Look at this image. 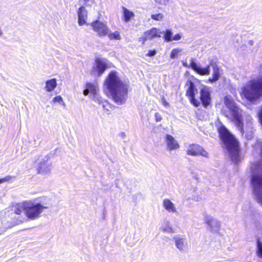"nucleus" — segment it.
I'll return each mask as SVG.
<instances>
[{
	"label": "nucleus",
	"mask_w": 262,
	"mask_h": 262,
	"mask_svg": "<svg viewBox=\"0 0 262 262\" xmlns=\"http://www.w3.org/2000/svg\"><path fill=\"white\" fill-rule=\"evenodd\" d=\"M258 116H259L260 122L262 124V106L260 107V110L259 111Z\"/></svg>",
	"instance_id": "c9c22d12"
},
{
	"label": "nucleus",
	"mask_w": 262,
	"mask_h": 262,
	"mask_svg": "<svg viewBox=\"0 0 262 262\" xmlns=\"http://www.w3.org/2000/svg\"><path fill=\"white\" fill-rule=\"evenodd\" d=\"M204 221L211 231H219L221 227V223L219 221L210 216H206Z\"/></svg>",
	"instance_id": "2eb2a0df"
},
{
	"label": "nucleus",
	"mask_w": 262,
	"mask_h": 262,
	"mask_svg": "<svg viewBox=\"0 0 262 262\" xmlns=\"http://www.w3.org/2000/svg\"><path fill=\"white\" fill-rule=\"evenodd\" d=\"M182 37V34L181 33L177 34L174 35L172 38V40L178 41Z\"/></svg>",
	"instance_id": "473e14b6"
},
{
	"label": "nucleus",
	"mask_w": 262,
	"mask_h": 262,
	"mask_svg": "<svg viewBox=\"0 0 262 262\" xmlns=\"http://www.w3.org/2000/svg\"><path fill=\"white\" fill-rule=\"evenodd\" d=\"M57 86V80L53 78L47 80L45 83V89L47 92H52Z\"/></svg>",
	"instance_id": "4be33fe9"
},
{
	"label": "nucleus",
	"mask_w": 262,
	"mask_h": 262,
	"mask_svg": "<svg viewBox=\"0 0 262 262\" xmlns=\"http://www.w3.org/2000/svg\"><path fill=\"white\" fill-rule=\"evenodd\" d=\"M194 59L191 58L190 63L188 65L186 62L182 61L183 66L185 68H191L196 73L201 75H208L210 72V66L207 65L205 68H201L194 61Z\"/></svg>",
	"instance_id": "9d476101"
},
{
	"label": "nucleus",
	"mask_w": 262,
	"mask_h": 262,
	"mask_svg": "<svg viewBox=\"0 0 262 262\" xmlns=\"http://www.w3.org/2000/svg\"><path fill=\"white\" fill-rule=\"evenodd\" d=\"M53 101L54 102H57L59 103H61L63 105H64V102H63V100L60 96H57L55 97L53 99Z\"/></svg>",
	"instance_id": "2f4dec72"
},
{
	"label": "nucleus",
	"mask_w": 262,
	"mask_h": 262,
	"mask_svg": "<svg viewBox=\"0 0 262 262\" xmlns=\"http://www.w3.org/2000/svg\"><path fill=\"white\" fill-rule=\"evenodd\" d=\"M107 35H108L109 39L111 40H120L121 38L119 32L117 31L110 33H108Z\"/></svg>",
	"instance_id": "bb28decb"
},
{
	"label": "nucleus",
	"mask_w": 262,
	"mask_h": 262,
	"mask_svg": "<svg viewBox=\"0 0 262 262\" xmlns=\"http://www.w3.org/2000/svg\"><path fill=\"white\" fill-rule=\"evenodd\" d=\"M182 50L180 48H176L172 50L170 53V57L171 59L178 58L181 53Z\"/></svg>",
	"instance_id": "cd10ccee"
},
{
	"label": "nucleus",
	"mask_w": 262,
	"mask_h": 262,
	"mask_svg": "<svg viewBox=\"0 0 262 262\" xmlns=\"http://www.w3.org/2000/svg\"><path fill=\"white\" fill-rule=\"evenodd\" d=\"M107 60L104 58H98L93 67L92 73L95 76H100L108 68Z\"/></svg>",
	"instance_id": "1a4fd4ad"
},
{
	"label": "nucleus",
	"mask_w": 262,
	"mask_h": 262,
	"mask_svg": "<svg viewBox=\"0 0 262 262\" xmlns=\"http://www.w3.org/2000/svg\"><path fill=\"white\" fill-rule=\"evenodd\" d=\"M90 93L89 90H88V89L85 88V89L83 91V94L85 96H87L89 93Z\"/></svg>",
	"instance_id": "4c0bfd02"
},
{
	"label": "nucleus",
	"mask_w": 262,
	"mask_h": 262,
	"mask_svg": "<svg viewBox=\"0 0 262 262\" xmlns=\"http://www.w3.org/2000/svg\"><path fill=\"white\" fill-rule=\"evenodd\" d=\"M162 206L168 213H177L178 212L175 204L169 199H165L163 200Z\"/></svg>",
	"instance_id": "6ab92c4d"
},
{
	"label": "nucleus",
	"mask_w": 262,
	"mask_h": 262,
	"mask_svg": "<svg viewBox=\"0 0 262 262\" xmlns=\"http://www.w3.org/2000/svg\"><path fill=\"white\" fill-rule=\"evenodd\" d=\"M121 134H122V136H125L124 133H121Z\"/></svg>",
	"instance_id": "ea45409f"
},
{
	"label": "nucleus",
	"mask_w": 262,
	"mask_h": 262,
	"mask_svg": "<svg viewBox=\"0 0 262 262\" xmlns=\"http://www.w3.org/2000/svg\"><path fill=\"white\" fill-rule=\"evenodd\" d=\"M211 66L213 69L212 77L211 78V77L209 78L208 79V80L210 82H215L217 80H218V79H219V78L220 77L221 74L220 72V69L217 67L216 65L213 64V65H211Z\"/></svg>",
	"instance_id": "5701e85b"
},
{
	"label": "nucleus",
	"mask_w": 262,
	"mask_h": 262,
	"mask_svg": "<svg viewBox=\"0 0 262 262\" xmlns=\"http://www.w3.org/2000/svg\"><path fill=\"white\" fill-rule=\"evenodd\" d=\"M160 230L164 232L171 233L174 232L172 224L168 220L164 221L160 227Z\"/></svg>",
	"instance_id": "b1692460"
},
{
	"label": "nucleus",
	"mask_w": 262,
	"mask_h": 262,
	"mask_svg": "<svg viewBox=\"0 0 262 262\" xmlns=\"http://www.w3.org/2000/svg\"><path fill=\"white\" fill-rule=\"evenodd\" d=\"M156 54V51L155 50H149L147 54H146V56L148 57H151L155 56Z\"/></svg>",
	"instance_id": "72a5a7b5"
},
{
	"label": "nucleus",
	"mask_w": 262,
	"mask_h": 262,
	"mask_svg": "<svg viewBox=\"0 0 262 262\" xmlns=\"http://www.w3.org/2000/svg\"><path fill=\"white\" fill-rule=\"evenodd\" d=\"M123 19L125 23L129 22L135 17V14L133 12L129 10L126 8L122 7Z\"/></svg>",
	"instance_id": "412c9836"
},
{
	"label": "nucleus",
	"mask_w": 262,
	"mask_h": 262,
	"mask_svg": "<svg viewBox=\"0 0 262 262\" xmlns=\"http://www.w3.org/2000/svg\"><path fill=\"white\" fill-rule=\"evenodd\" d=\"M92 99L95 102H97L98 104L101 105L103 109V111L105 113H109L111 105L107 101L104 100L98 94H96V95H94L92 97Z\"/></svg>",
	"instance_id": "f3484780"
},
{
	"label": "nucleus",
	"mask_w": 262,
	"mask_h": 262,
	"mask_svg": "<svg viewBox=\"0 0 262 262\" xmlns=\"http://www.w3.org/2000/svg\"><path fill=\"white\" fill-rule=\"evenodd\" d=\"M219 132L226 149L230 154L232 160L235 162H237L239 159L238 143L237 141L224 126L219 128Z\"/></svg>",
	"instance_id": "423d86ee"
},
{
	"label": "nucleus",
	"mask_w": 262,
	"mask_h": 262,
	"mask_svg": "<svg viewBox=\"0 0 262 262\" xmlns=\"http://www.w3.org/2000/svg\"><path fill=\"white\" fill-rule=\"evenodd\" d=\"M4 34L3 31L1 27L0 26V36H2Z\"/></svg>",
	"instance_id": "58836bf2"
},
{
	"label": "nucleus",
	"mask_w": 262,
	"mask_h": 262,
	"mask_svg": "<svg viewBox=\"0 0 262 262\" xmlns=\"http://www.w3.org/2000/svg\"><path fill=\"white\" fill-rule=\"evenodd\" d=\"M106 94L110 95L114 101L119 105L125 103L128 93V86L120 78L119 73L111 71L104 83Z\"/></svg>",
	"instance_id": "f03ea898"
},
{
	"label": "nucleus",
	"mask_w": 262,
	"mask_h": 262,
	"mask_svg": "<svg viewBox=\"0 0 262 262\" xmlns=\"http://www.w3.org/2000/svg\"><path fill=\"white\" fill-rule=\"evenodd\" d=\"M26 218L31 220L38 218L43 210L48 208L34 200L26 201Z\"/></svg>",
	"instance_id": "0eeeda50"
},
{
	"label": "nucleus",
	"mask_w": 262,
	"mask_h": 262,
	"mask_svg": "<svg viewBox=\"0 0 262 262\" xmlns=\"http://www.w3.org/2000/svg\"><path fill=\"white\" fill-rule=\"evenodd\" d=\"M161 33L162 32L159 29L153 28L145 32L143 36L139 38V41H142V43L144 44L145 41L148 39L151 40L156 37H160Z\"/></svg>",
	"instance_id": "4468645a"
},
{
	"label": "nucleus",
	"mask_w": 262,
	"mask_h": 262,
	"mask_svg": "<svg viewBox=\"0 0 262 262\" xmlns=\"http://www.w3.org/2000/svg\"><path fill=\"white\" fill-rule=\"evenodd\" d=\"M26 201L16 204L13 206V211L16 214L20 215L21 213L24 212L26 215ZM26 216L20 220V222H23L26 220Z\"/></svg>",
	"instance_id": "aec40b11"
},
{
	"label": "nucleus",
	"mask_w": 262,
	"mask_h": 262,
	"mask_svg": "<svg viewBox=\"0 0 262 262\" xmlns=\"http://www.w3.org/2000/svg\"><path fill=\"white\" fill-rule=\"evenodd\" d=\"M177 248L181 252H186L188 250V244L185 236L177 235L173 237Z\"/></svg>",
	"instance_id": "ddd939ff"
},
{
	"label": "nucleus",
	"mask_w": 262,
	"mask_h": 262,
	"mask_svg": "<svg viewBox=\"0 0 262 262\" xmlns=\"http://www.w3.org/2000/svg\"><path fill=\"white\" fill-rule=\"evenodd\" d=\"M186 154L191 156H202L208 158V153L201 146L198 144H190L186 149Z\"/></svg>",
	"instance_id": "9b49d317"
},
{
	"label": "nucleus",
	"mask_w": 262,
	"mask_h": 262,
	"mask_svg": "<svg viewBox=\"0 0 262 262\" xmlns=\"http://www.w3.org/2000/svg\"><path fill=\"white\" fill-rule=\"evenodd\" d=\"M14 177L11 176H7L4 178L0 179V184L6 182L10 181Z\"/></svg>",
	"instance_id": "7c9ffc66"
},
{
	"label": "nucleus",
	"mask_w": 262,
	"mask_h": 262,
	"mask_svg": "<svg viewBox=\"0 0 262 262\" xmlns=\"http://www.w3.org/2000/svg\"><path fill=\"white\" fill-rule=\"evenodd\" d=\"M78 22L79 26H83L86 23L88 11L84 6H81L77 10Z\"/></svg>",
	"instance_id": "a211bd4d"
},
{
	"label": "nucleus",
	"mask_w": 262,
	"mask_h": 262,
	"mask_svg": "<svg viewBox=\"0 0 262 262\" xmlns=\"http://www.w3.org/2000/svg\"><path fill=\"white\" fill-rule=\"evenodd\" d=\"M166 149L168 151L177 150L180 148L178 142L170 135H166L165 138Z\"/></svg>",
	"instance_id": "dca6fc26"
},
{
	"label": "nucleus",
	"mask_w": 262,
	"mask_h": 262,
	"mask_svg": "<svg viewBox=\"0 0 262 262\" xmlns=\"http://www.w3.org/2000/svg\"><path fill=\"white\" fill-rule=\"evenodd\" d=\"M172 32L171 30L167 29L164 33L163 38L165 41L170 42L172 41Z\"/></svg>",
	"instance_id": "a878e982"
},
{
	"label": "nucleus",
	"mask_w": 262,
	"mask_h": 262,
	"mask_svg": "<svg viewBox=\"0 0 262 262\" xmlns=\"http://www.w3.org/2000/svg\"><path fill=\"white\" fill-rule=\"evenodd\" d=\"M259 154L260 161L253 163L251 167V181L256 200L262 206V144Z\"/></svg>",
	"instance_id": "39448f33"
},
{
	"label": "nucleus",
	"mask_w": 262,
	"mask_h": 262,
	"mask_svg": "<svg viewBox=\"0 0 262 262\" xmlns=\"http://www.w3.org/2000/svg\"><path fill=\"white\" fill-rule=\"evenodd\" d=\"M155 119L157 122H160L162 120V117L161 115L158 113H156L155 115Z\"/></svg>",
	"instance_id": "f704fd0d"
},
{
	"label": "nucleus",
	"mask_w": 262,
	"mask_h": 262,
	"mask_svg": "<svg viewBox=\"0 0 262 262\" xmlns=\"http://www.w3.org/2000/svg\"><path fill=\"white\" fill-rule=\"evenodd\" d=\"M49 155L41 156L36 161V168L38 174L46 176L50 173L52 168Z\"/></svg>",
	"instance_id": "6e6552de"
},
{
	"label": "nucleus",
	"mask_w": 262,
	"mask_h": 262,
	"mask_svg": "<svg viewBox=\"0 0 262 262\" xmlns=\"http://www.w3.org/2000/svg\"><path fill=\"white\" fill-rule=\"evenodd\" d=\"M186 95L194 106L198 107L201 104V102L205 107H207L210 103L211 97L209 88L203 86L200 89V100L195 98V95L198 94V91L194 84L190 80L186 83Z\"/></svg>",
	"instance_id": "20e7f679"
},
{
	"label": "nucleus",
	"mask_w": 262,
	"mask_h": 262,
	"mask_svg": "<svg viewBox=\"0 0 262 262\" xmlns=\"http://www.w3.org/2000/svg\"><path fill=\"white\" fill-rule=\"evenodd\" d=\"M224 103L226 108L222 109V114L233 122L236 129L243 137L247 140L252 139L253 137L252 117L248 114L243 113L230 95L224 97Z\"/></svg>",
	"instance_id": "f257e3e1"
},
{
	"label": "nucleus",
	"mask_w": 262,
	"mask_h": 262,
	"mask_svg": "<svg viewBox=\"0 0 262 262\" xmlns=\"http://www.w3.org/2000/svg\"><path fill=\"white\" fill-rule=\"evenodd\" d=\"M85 88L88 89L90 93L92 94L93 96L97 94L98 86L96 83L88 82L85 84Z\"/></svg>",
	"instance_id": "393cba45"
},
{
	"label": "nucleus",
	"mask_w": 262,
	"mask_h": 262,
	"mask_svg": "<svg viewBox=\"0 0 262 262\" xmlns=\"http://www.w3.org/2000/svg\"><path fill=\"white\" fill-rule=\"evenodd\" d=\"M162 102L163 105L166 107H168L169 106V103L164 99V98H162Z\"/></svg>",
	"instance_id": "e433bc0d"
},
{
	"label": "nucleus",
	"mask_w": 262,
	"mask_h": 262,
	"mask_svg": "<svg viewBox=\"0 0 262 262\" xmlns=\"http://www.w3.org/2000/svg\"><path fill=\"white\" fill-rule=\"evenodd\" d=\"M91 26L99 36H105L108 33V28L105 23L96 20L91 23Z\"/></svg>",
	"instance_id": "f8f14e48"
},
{
	"label": "nucleus",
	"mask_w": 262,
	"mask_h": 262,
	"mask_svg": "<svg viewBox=\"0 0 262 262\" xmlns=\"http://www.w3.org/2000/svg\"><path fill=\"white\" fill-rule=\"evenodd\" d=\"M258 71L262 73V63L259 66ZM241 95L252 103L262 100V75L248 81L242 86Z\"/></svg>",
	"instance_id": "7ed1b4c3"
},
{
	"label": "nucleus",
	"mask_w": 262,
	"mask_h": 262,
	"mask_svg": "<svg viewBox=\"0 0 262 262\" xmlns=\"http://www.w3.org/2000/svg\"><path fill=\"white\" fill-rule=\"evenodd\" d=\"M171 0H154L155 3L160 6H166L169 5Z\"/></svg>",
	"instance_id": "c756f323"
},
{
	"label": "nucleus",
	"mask_w": 262,
	"mask_h": 262,
	"mask_svg": "<svg viewBox=\"0 0 262 262\" xmlns=\"http://www.w3.org/2000/svg\"><path fill=\"white\" fill-rule=\"evenodd\" d=\"M164 18V15L161 13L154 14L151 15V18L156 21H161Z\"/></svg>",
	"instance_id": "c85d7f7f"
}]
</instances>
